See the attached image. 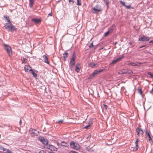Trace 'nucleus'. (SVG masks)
Here are the masks:
<instances>
[{
	"mask_svg": "<svg viewBox=\"0 0 153 153\" xmlns=\"http://www.w3.org/2000/svg\"><path fill=\"white\" fill-rule=\"evenodd\" d=\"M10 53H12V50L11 49V48L10 47Z\"/></svg>",
	"mask_w": 153,
	"mask_h": 153,
	"instance_id": "54",
	"label": "nucleus"
},
{
	"mask_svg": "<svg viewBox=\"0 0 153 153\" xmlns=\"http://www.w3.org/2000/svg\"><path fill=\"white\" fill-rule=\"evenodd\" d=\"M2 152L3 153H10V150L8 149L4 148Z\"/></svg>",
	"mask_w": 153,
	"mask_h": 153,
	"instance_id": "22",
	"label": "nucleus"
},
{
	"mask_svg": "<svg viewBox=\"0 0 153 153\" xmlns=\"http://www.w3.org/2000/svg\"><path fill=\"white\" fill-rule=\"evenodd\" d=\"M61 146L64 147H67L68 146V144L65 141H62L61 142Z\"/></svg>",
	"mask_w": 153,
	"mask_h": 153,
	"instance_id": "18",
	"label": "nucleus"
},
{
	"mask_svg": "<svg viewBox=\"0 0 153 153\" xmlns=\"http://www.w3.org/2000/svg\"><path fill=\"white\" fill-rule=\"evenodd\" d=\"M33 70L34 71V72H35L36 73L38 72V71L37 70Z\"/></svg>",
	"mask_w": 153,
	"mask_h": 153,
	"instance_id": "55",
	"label": "nucleus"
},
{
	"mask_svg": "<svg viewBox=\"0 0 153 153\" xmlns=\"http://www.w3.org/2000/svg\"><path fill=\"white\" fill-rule=\"evenodd\" d=\"M4 148L1 146H0V152H2Z\"/></svg>",
	"mask_w": 153,
	"mask_h": 153,
	"instance_id": "38",
	"label": "nucleus"
},
{
	"mask_svg": "<svg viewBox=\"0 0 153 153\" xmlns=\"http://www.w3.org/2000/svg\"><path fill=\"white\" fill-rule=\"evenodd\" d=\"M81 69V65L80 63H78L76 66L75 71L77 73L79 72Z\"/></svg>",
	"mask_w": 153,
	"mask_h": 153,
	"instance_id": "9",
	"label": "nucleus"
},
{
	"mask_svg": "<svg viewBox=\"0 0 153 153\" xmlns=\"http://www.w3.org/2000/svg\"><path fill=\"white\" fill-rule=\"evenodd\" d=\"M103 69H100V70H95L94 72L91 74L89 79L91 78L94 77L96 75L100 74V72L103 71Z\"/></svg>",
	"mask_w": 153,
	"mask_h": 153,
	"instance_id": "3",
	"label": "nucleus"
},
{
	"mask_svg": "<svg viewBox=\"0 0 153 153\" xmlns=\"http://www.w3.org/2000/svg\"><path fill=\"white\" fill-rule=\"evenodd\" d=\"M146 45H142V46H141L140 47H139V48H143V47H146Z\"/></svg>",
	"mask_w": 153,
	"mask_h": 153,
	"instance_id": "45",
	"label": "nucleus"
},
{
	"mask_svg": "<svg viewBox=\"0 0 153 153\" xmlns=\"http://www.w3.org/2000/svg\"><path fill=\"white\" fill-rule=\"evenodd\" d=\"M48 16H52V13L51 12V13H49V14H48Z\"/></svg>",
	"mask_w": 153,
	"mask_h": 153,
	"instance_id": "51",
	"label": "nucleus"
},
{
	"mask_svg": "<svg viewBox=\"0 0 153 153\" xmlns=\"http://www.w3.org/2000/svg\"><path fill=\"white\" fill-rule=\"evenodd\" d=\"M40 141L44 144H47L48 143V142L45 141L44 138L42 137L40 140Z\"/></svg>",
	"mask_w": 153,
	"mask_h": 153,
	"instance_id": "27",
	"label": "nucleus"
},
{
	"mask_svg": "<svg viewBox=\"0 0 153 153\" xmlns=\"http://www.w3.org/2000/svg\"><path fill=\"white\" fill-rule=\"evenodd\" d=\"M39 153H45L44 151L41 150V151Z\"/></svg>",
	"mask_w": 153,
	"mask_h": 153,
	"instance_id": "49",
	"label": "nucleus"
},
{
	"mask_svg": "<svg viewBox=\"0 0 153 153\" xmlns=\"http://www.w3.org/2000/svg\"><path fill=\"white\" fill-rule=\"evenodd\" d=\"M68 54V53L67 52H65L63 54V57H66L67 56V55Z\"/></svg>",
	"mask_w": 153,
	"mask_h": 153,
	"instance_id": "34",
	"label": "nucleus"
},
{
	"mask_svg": "<svg viewBox=\"0 0 153 153\" xmlns=\"http://www.w3.org/2000/svg\"><path fill=\"white\" fill-rule=\"evenodd\" d=\"M137 90L138 91V93H139L142 96V92L141 88L139 87H138L137 88Z\"/></svg>",
	"mask_w": 153,
	"mask_h": 153,
	"instance_id": "26",
	"label": "nucleus"
},
{
	"mask_svg": "<svg viewBox=\"0 0 153 153\" xmlns=\"http://www.w3.org/2000/svg\"><path fill=\"white\" fill-rule=\"evenodd\" d=\"M101 8H100L97 9H96L95 8H93L92 9V12L94 14V13H99V12L101 11Z\"/></svg>",
	"mask_w": 153,
	"mask_h": 153,
	"instance_id": "10",
	"label": "nucleus"
},
{
	"mask_svg": "<svg viewBox=\"0 0 153 153\" xmlns=\"http://www.w3.org/2000/svg\"><path fill=\"white\" fill-rule=\"evenodd\" d=\"M94 45L93 44V43H91L89 45V48H91V47H93Z\"/></svg>",
	"mask_w": 153,
	"mask_h": 153,
	"instance_id": "43",
	"label": "nucleus"
},
{
	"mask_svg": "<svg viewBox=\"0 0 153 153\" xmlns=\"http://www.w3.org/2000/svg\"><path fill=\"white\" fill-rule=\"evenodd\" d=\"M110 33V32L109 31H108L106 33H105L104 36H106L108 35Z\"/></svg>",
	"mask_w": 153,
	"mask_h": 153,
	"instance_id": "36",
	"label": "nucleus"
},
{
	"mask_svg": "<svg viewBox=\"0 0 153 153\" xmlns=\"http://www.w3.org/2000/svg\"><path fill=\"white\" fill-rule=\"evenodd\" d=\"M142 63L139 62H132L130 63H129L128 64V65H131L132 66H137V65H139L140 64H142Z\"/></svg>",
	"mask_w": 153,
	"mask_h": 153,
	"instance_id": "12",
	"label": "nucleus"
},
{
	"mask_svg": "<svg viewBox=\"0 0 153 153\" xmlns=\"http://www.w3.org/2000/svg\"><path fill=\"white\" fill-rule=\"evenodd\" d=\"M4 27L8 31H10V25L8 23H6L4 24Z\"/></svg>",
	"mask_w": 153,
	"mask_h": 153,
	"instance_id": "19",
	"label": "nucleus"
},
{
	"mask_svg": "<svg viewBox=\"0 0 153 153\" xmlns=\"http://www.w3.org/2000/svg\"><path fill=\"white\" fill-rule=\"evenodd\" d=\"M88 65L92 68H94L97 67V64L94 63V62H92L89 63Z\"/></svg>",
	"mask_w": 153,
	"mask_h": 153,
	"instance_id": "13",
	"label": "nucleus"
},
{
	"mask_svg": "<svg viewBox=\"0 0 153 153\" xmlns=\"http://www.w3.org/2000/svg\"><path fill=\"white\" fill-rule=\"evenodd\" d=\"M44 62L45 63H47V64H49V62L48 59V58H45Z\"/></svg>",
	"mask_w": 153,
	"mask_h": 153,
	"instance_id": "29",
	"label": "nucleus"
},
{
	"mask_svg": "<svg viewBox=\"0 0 153 153\" xmlns=\"http://www.w3.org/2000/svg\"><path fill=\"white\" fill-rule=\"evenodd\" d=\"M138 149V144H135V146L134 148V150L135 151H137Z\"/></svg>",
	"mask_w": 153,
	"mask_h": 153,
	"instance_id": "30",
	"label": "nucleus"
},
{
	"mask_svg": "<svg viewBox=\"0 0 153 153\" xmlns=\"http://www.w3.org/2000/svg\"><path fill=\"white\" fill-rule=\"evenodd\" d=\"M94 61H95H95H97V59L96 58V60H94Z\"/></svg>",
	"mask_w": 153,
	"mask_h": 153,
	"instance_id": "57",
	"label": "nucleus"
},
{
	"mask_svg": "<svg viewBox=\"0 0 153 153\" xmlns=\"http://www.w3.org/2000/svg\"><path fill=\"white\" fill-rule=\"evenodd\" d=\"M29 71H30V72L31 74H33V76L34 77H36L37 76V74H36L35 73L34 71H33V70H32L31 69H30L29 70Z\"/></svg>",
	"mask_w": 153,
	"mask_h": 153,
	"instance_id": "16",
	"label": "nucleus"
},
{
	"mask_svg": "<svg viewBox=\"0 0 153 153\" xmlns=\"http://www.w3.org/2000/svg\"><path fill=\"white\" fill-rule=\"evenodd\" d=\"M120 3H121L125 7L126 5L125 4V3L123 2L121 0L120 1Z\"/></svg>",
	"mask_w": 153,
	"mask_h": 153,
	"instance_id": "39",
	"label": "nucleus"
},
{
	"mask_svg": "<svg viewBox=\"0 0 153 153\" xmlns=\"http://www.w3.org/2000/svg\"><path fill=\"white\" fill-rule=\"evenodd\" d=\"M69 2L71 4H73L74 3V0H69Z\"/></svg>",
	"mask_w": 153,
	"mask_h": 153,
	"instance_id": "37",
	"label": "nucleus"
},
{
	"mask_svg": "<svg viewBox=\"0 0 153 153\" xmlns=\"http://www.w3.org/2000/svg\"><path fill=\"white\" fill-rule=\"evenodd\" d=\"M69 153H78L76 152H75L74 151H71Z\"/></svg>",
	"mask_w": 153,
	"mask_h": 153,
	"instance_id": "44",
	"label": "nucleus"
},
{
	"mask_svg": "<svg viewBox=\"0 0 153 153\" xmlns=\"http://www.w3.org/2000/svg\"><path fill=\"white\" fill-rule=\"evenodd\" d=\"M115 27V25H113L109 28L108 31H109L110 32H112L114 29Z\"/></svg>",
	"mask_w": 153,
	"mask_h": 153,
	"instance_id": "23",
	"label": "nucleus"
},
{
	"mask_svg": "<svg viewBox=\"0 0 153 153\" xmlns=\"http://www.w3.org/2000/svg\"><path fill=\"white\" fill-rule=\"evenodd\" d=\"M136 131L137 134L139 136L142 135L143 134V131L139 128L137 127L136 128Z\"/></svg>",
	"mask_w": 153,
	"mask_h": 153,
	"instance_id": "7",
	"label": "nucleus"
},
{
	"mask_svg": "<svg viewBox=\"0 0 153 153\" xmlns=\"http://www.w3.org/2000/svg\"><path fill=\"white\" fill-rule=\"evenodd\" d=\"M25 58L24 60L23 59V60L22 61V63H24L25 61Z\"/></svg>",
	"mask_w": 153,
	"mask_h": 153,
	"instance_id": "52",
	"label": "nucleus"
},
{
	"mask_svg": "<svg viewBox=\"0 0 153 153\" xmlns=\"http://www.w3.org/2000/svg\"><path fill=\"white\" fill-rule=\"evenodd\" d=\"M150 93L151 94H153V88H152V90L150 91Z\"/></svg>",
	"mask_w": 153,
	"mask_h": 153,
	"instance_id": "46",
	"label": "nucleus"
},
{
	"mask_svg": "<svg viewBox=\"0 0 153 153\" xmlns=\"http://www.w3.org/2000/svg\"><path fill=\"white\" fill-rule=\"evenodd\" d=\"M63 122V120H59L58 121V122L59 123H62Z\"/></svg>",
	"mask_w": 153,
	"mask_h": 153,
	"instance_id": "40",
	"label": "nucleus"
},
{
	"mask_svg": "<svg viewBox=\"0 0 153 153\" xmlns=\"http://www.w3.org/2000/svg\"><path fill=\"white\" fill-rule=\"evenodd\" d=\"M31 67L29 65H25L24 67V70L25 72H28L29 69V68H31Z\"/></svg>",
	"mask_w": 153,
	"mask_h": 153,
	"instance_id": "21",
	"label": "nucleus"
},
{
	"mask_svg": "<svg viewBox=\"0 0 153 153\" xmlns=\"http://www.w3.org/2000/svg\"><path fill=\"white\" fill-rule=\"evenodd\" d=\"M4 18L7 20L8 22V23H10V19L9 18V17L6 15H4Z\"/></svg>",
	"mask_w": 153,
	"mask_h": 153,
	"instance_id": "28",
	"label": "nucleus"
},
{
	"mask_svg": "<svg viewBox=\"0 0 153 153\" xmlns=\"http://www.w3.org/2000/svg\"><path fill=\"white\" fill-rule=\"evenodd\" d=\"M29 132L32 136H37L39 134V132L38 131L32 128H30V129Z\"/></svg>",
	"mask_w": 153,
	"mask_h": 153,
	"instance_id": "2",
	"label": "nucleus"
},
{
	"mask_svg": "<svg viewBox=\"0 0 153 153\" xmlns=\"http://www.w3.org/2000/svg\"><path fill=\"white\" fill-rule=\"evenodd\" d=\"M147 74L150 76L151 78H153V73L151 72H148Z\"/></svg>",
	"mask_w": 153,
	"mask_h": 153,
	"instance_id": "31",
	"label": "nucleus"
},
{
	"mask_svg": "<svg viewBox=\"0 0 153 153\" xmlns=\"http://www.w3.org/2000/svg\"><path fill=\"white\" fill-rule=\"evenodd\" d=\"M150 39L149 37L145 36H142L139 38V41L141 42H147Z\"/></svg>",
	"mask_w": 153,
	"mask_h": 153,
	"instance_id": "4",
	"label": "nucleus"
},
{
	"mask_svg": "<svg viewBox=\"0 0 153 153\" xmlns=\"http://www.w3.org/2000/svg\"><path fill=\"white\" fill-rule=\"evenodd\" d=\"M43 57H46L47 58V57L45 55H44L43 56Z\"/></svg>",
	"mask_w": 153,
	"mask_h": 153,
	"instance_id": "56",
	"label": "nucleus"
},
{
	"mask_svg": "<svg viewBox=\"0 0 153 153\" xmlns=\"http://www.w3.org/2000/svg\"><path fill=\"white\" fill-rule=\"evenodd\" d=\"M70 145L71 148L76 150H78L80 149L79 145L77 143H74V141H71L70 143Z\"/></svg>",
	"mask_w": 153,
	"mask_h": 153,
	"instance_id": "1",
	"label": "nucleus"
},
{
	"mask_svg": "<svg viewBox=\"0 0 153 153\" xmlns=\"http://www.w3.org/2000/svg\"><path fill=\"white\" fill-rule=\"evenodd\" d=\"M10 153H11V151H10Z\"/></svg>",
	"mask_w": 153,
	"mask_h": 153,
	"instance_id": "59",
	"label": "nucleus"
},
{
	"mask_svg": "<svg viewBox=\"0 0 153 153\" xmlns=\"http://www.w3.org/2000/svg\"><path fill=\"white\" fill-rule=\"evenodd\" d=\"M146 136H147L148 137V140L150 142H152V138H151V136L148 132L147 131H146Z\"/></svg>",
	"mask_w": 153,
	"mask_h": 153,
	"instance_id": "15",
	"label": "nucleus"
},
{
	"mask_svg": "<svg viewBox=\"0 0 153 153\" xmlns=\"http://www.w3.org/2000/svg\"><path fill=\"white\" fill-rule=\"evenodd\" d=\"M75 63V58H72L70 62V67L71 70L74 69V67Z\"/></svg>",
	"mask_w": 153,
	"mask_h": 153,
	"instance_id": "5",
	"label": "nucleus"
},
{
	"mask_svg": "<svg viewBox=\"0 0 153 153\" xmlns=\"http://www.w3.org/2000/svg\"><path fill=\"white\" fill-rule=\"evenodd\" d=\"M77 5L78 6L81 5V0H77Z\"/></svg>",
	"mask_w": 153,
	"mask_h": 153,
	"instance_id": "32",
	"label": "nucleus"
},
{
	"mask_svg": "<svg viewBox=\"0 0 153 153\" xmlns=\"http://www.w3.org/2000/svg\"><path fill=\"white\" fill-rule=\"evenodd\" d=\"M57 145L59 146H60V145H61V143H57Z\"/></svg>",
	"mask_w": 153,
	"mask_h": 153,
	"instance_id": "53",
	"label": "nucleus"
},
{
	"mask_svg": "<svg viewBox=\"0 0 153 153\" xmlns=\"http://www.w3.org/2000/svg\"><path fill=\"white\" fill-rule=\"evenodd\" d=\"M121 58H117L116 59L110 62L109 65H111L112 64L116 63L118 61L120 60Z\"/></svg>",
	"mask_w": 153,
	"mask_h": 153,
	"instance_id": "14",
	"label": "nucleus"
},
{
	"mask_svg": "<svg viewBox=\"0 0 153 153\" xmlns=\"http://www.w3.org/2000/svg\"><path fill=\"white\" fill-rule=\"evenodd\" d=\"M139 141V140L137 139L135 141V144H138V143Z\"/></svg>",
	"mask_w": 153,
	"mask_h": 153,
	"instance_id": "47",
	"label": "nucleus"
},
{
	"mask_svg": "<svg viewBox=\"0 0 153 153\" xmlns=\"http://www.w3.org/2000/svg\"><path fill=\"white\" fill-rule=\"evenodd\" d=\"M16 30V29L15 27L13 26L11 23L10 22V30Z\"/></svg>",
	"mask_w": 153,
	"mask_h": 153,
	"instance_id": "25",
	"label": "nucleus"
},
{
	"mask_svg": "<svg viewBox=\"0 0 153 153\" xmlns=\"http://www.w3.org/2000/svg\"><path fill=\"white\" fill-rule=\"evenodd\" d=\"M76 56V53L75 52H74L73 54L72 57H75Z\"/></svg>",
	"mask_w": 153,
	"mask_h": 153,
	"instance_id": "41",
	"label": "nucleus"
},
{
	"mask_svg": "<svg viewBox=\"0 0 153 153\" xmlns=\"http://www.w3.org/2000/svg\"><path fill=\"white\" fill-rule=\"evenodd\" d=\"M64 60H66V58H64Z\"/></svg>",
	"mask_w": 153,
	"mask_h": 153,
	"instance_id": "58",
	"label": "nucleus"
},
{
	"mask_svg": "<svg viewBox=\"0 0 153 153\" xmlns=\"http://www.w3.org/2000/svg\"><path fill=\"white\" fill-rule=\"evenodd\" d=\"M92 120H91V122L89 123L86 126L84 127V128L86 129H89V128L91 126V125L92 124Z\"/></svg>",
	"mask_w": 153,
	"mask_h": 153,
	"instance_id": "20",
	"label": "nucleus"
},
{
	"mask_svg": "<svg viewBox=\"0 0 153 153\" xmlns=\"http://www.w3.org/2000/svg\"><path fill=\"white\" fill-rule=\"evenodd\" d=\"M103 105L104 107L105 108V109L106 110L107 108H108V106L107 105L105 104H103Z\"/></svg>",
	"mask_w": 153,
	"mask_h": 153,
	"instance_id": "42",
	"label": "nucleus"
},
{
	"mask_svg": "<svg viewBox=\"0 0 153 153\" xmlns=\"http://www.w3.org/2000/svg\"><path fill=\"white\" fill-rule=\"evenodd\" d=\"M32 21L35 22L36 24H38L41 22V20L40 19L36 18H33L31 19Z\"/></svg>",
	"mask_w": 153,
	"mask_h": 153,
	"instance_id": "11",
	"label": "nucleus"
},
{
	"mask_svg": "<svg viewBox=\"0 0 153 153\" xmlns=\"http://www.w3.org/2000/svg\"><path fill=\"white\" fill-rule=\"evenodd\" d=\"M94 8H95L96 9H97L100 8H101L100 6L99 5H96L95 7H94Z\"/></svg>",
	"mask_w": 153,
	"mask_h": 153,
	"instance_id": "35",
	"label": "nucleus"
},
{
	"mask_svg": "<svg viewBox=\"0 0 153 153\" xmlns=\"http://www.w3.org/2000/svg\"><path fill=\"white\" fill-rule=\"evenodd\" d=\"M47 148L51 151H57V148L55 147L53 145H49L47 146Z\"/></svg>",
	"mask_w": 153,
	"mask_h": 153,
	"instance_id": "8",
	"label": "nucleus"
},
{
	"mask_svg": "<svg viewBox=\"0 0 153 153\" xmlns=\"http://www.w3.org/2000/svg\"><path fill=\"white\" fill-rule=\"evenodd\" d=\"M29 6L30 8H32L34 4V0H29Z\"/></svg>",
	"mask_w": 153,
	"mask_h": 153,
	"instance_id": "17",
	"label": "nucleus"
},
{
	"mask_svg": "<svg viewBox=\"0 0 153 153\" xmlns=\"http://www.w3.org/2000/svg\"><path fill=\"white\" fill-rule=\"evenodd\" d=\"M2 45L3 46V48L4 50L6 51L8 55L10 56V46L8 45L5 44H3Z\"/></svg>",
	"mask_w": 153,
	"mask_h": 153,
	"instance_id": "6",
	"label": "nucleus"
},
{
	"mask_svg": "<svg viewBox=\"0 0 153 153\" xmlns=\"http://www.w3.org/2000/svg\"><path fill=\"white\" fill-rule=\"evenodd\" d=\"M22 123V120L21 119H20L19 120V124L20 125H21Z\"/></svg>",
	"mask_w": 153,
	"mask_h": 153,
	"instance_id": "50",
	"label": "nucleus"
},
{
	"mask_svg": "<svg viewBox=\"0 0 153 153\" xmlns=\"http://www.w3.org/2000/svg\"><path fill=\"white\" fill-rule=\"evenodd\" d=\"M125 7H126V8L128 9H133V7H131L130 5H126L125 6Z\"/></svg>",
	"mask_w": 153,
	"mask_h": 153,
	"instance_id": "33",
	"label": "nucleus"
},
{
	"mask_svg": "<svg viewBox=\"0 0 153 153\" xmlns=\"http://www.w3.org/2000/svg\"><path fill=\"white\" fill-rule=\"evenodd\" d=\"M149 43H152L153 44V40H151L149 42Z\"/></svg>",
	"mask_w": 153,
	"mask_h": 153,
	"instance_id": "48",
	"label": "nucleus"
},
{
	"mask_svg": "<svg viewBox=\"0 0 153 153\" xmlns=\"http://www.w3.org/2000/svg\"><path fill=\"white\" fill-rule=\"evenodd\" d=\"M104 2L105 3V4L107 7V8H108L109 7V0H103Z\"/></svg>",
	"mask_w": 153,
	"mask_h": 153,
	"instance_id": "24",
	"label": "nucleus"
}]
</instances>
